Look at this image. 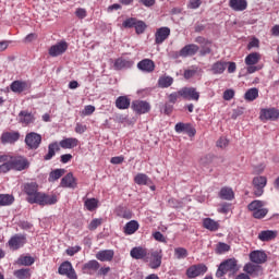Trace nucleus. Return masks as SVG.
<instances>
[{
	"label": "nucleus",
	"mask_w": 279,
	"mask_h": 279,
	"mask_svg": "<svg viewBox=\"0 0 279 279\" xmlns=\"http://www.w3.org/2000/svg\"><path fill=\"white\" fill-rule=\"evenodd\" d=\"M118 216L122 217V219H132V211L128 208L121 207L118 211Z\"/></svg>",
	"instance_id": "3c124183"
},
{
	"label": "nucleus",
	"mask_w": 279,
	"mask_h": 279,
	"mask_svg": "<svg viewBox=\"0 0 279 279\" xmlns=\"http://www.w3.org/2000/svg\"><path fill=\"white\" fill-rule=\"evenodd\" d=\"M99 226H101V219L96 218V219L90 221L89 230H97V228H99Z\"/></svg>",
	"instance_id": "0e129e2a"
},
{
	"label": "nucleus",
	"mask_w": 279,
	"mask_h": 279,
	"mask_svg": "<svg viewBox=\"0 0 279 279\" xmlns=\"http://www.w3.org/2000/svg\"><path fill=\"white\" fill-rule=\"evenodd\" d=\"M243 271L248 274V276H253V278H258V276H263V268L258 264L248 263L243 267Z\"/></svg>",
	"instance_id": "ddd939ff"
},
{
	"label": "nucleus",
	"mask_w": 279,
	"mask_h": 279,
	"mask_svg": "<svg viewBox=\"0 0 279 279\" xmlns=\"http://www.w3.org/2000/svg\"><path fill=\"white\" fill-rule=\"evenodd\" d=\"M138 21L134 17H131V19H126L123 23H122V26L125 27V28H132V27H135L136 26V23Z\"/></svg>",
	"instance_id": "864d4df0"
},
{
	"label": "nucleus",
	"mask_w": 279,
	"mask_h": 279,
	"mask_svg": "<svg viewBox=\"0 0 279 279\" xmlns=\"http://www.w3.org/2000/svg\"><path fill=\"white\" fill-rule=\"evenodd\" d=\"M150 269H158L162 265V250H151L146 255V262Z\"/></svg>",
	"instance_id": "7ed1b4c3"
},
{
	"label": "nucleus",
	"mask_w": 279,
	"mask_h": 279,
	"mask_svg": "<svg viewBox=\"0 0 279 279\" xmlns=\"http://www.w3.org/2000/svg\"><path fill=\"white\" fill-rule=\"evenodd\" d=\"M199 5H202V0H190L189 2V8H191L192 10H197Z\"/></svg>",
	"instance_id": "69168bd1"
},
{
	"label": "nucleus",
	"mask_w": 279,
	"mask_h": 279,
	"mask_svg": "<svg viewBox=\"0 0 279 279\" xmlns=\"http://www.w3.org/2000/svg\"><path fill=\"white\" fill-rule=\"evenodd\" d=\"M134 27H135L136 34H144L145 29H147V25L143 21H137Z\"/></svg>",
	"instance_id": "603ef678"
},
{
	"label": "nucleus",
	"mask_w": 279,
	"mask_h": 279,
	"mask_svg": "<svg viewBox=\"0 0 279 279\" xmlns=\"http://www.w3.org/2000/svg\"><path fill=\"white\" fill-rule=\"evenodd\" d=\"M58 272L60 276H66L69 279H77V274L75 272V269L73 268V265L71 262H63L58 269Z\"/></svg>",
	"instance_id": "423d86ee"
},
{
	"label": "nucleus",
	"mask_w": 279,
	"mask_h": 279,
	"mask_svg": "<svg viewBox=\"0 0 279 279\" xmlns=\"http://www.w3.org/2000/svg\"><path fill=\"white\" fill-rule=\"evenodd\" d=\"M131 108L136 114H147L151 110V105L145 100H134Z\"/></svg>",
	"instance_id": "9d476101"
},
{
	"label": "nucleus",
	"mask_w": 279,
	"mask_h": 279,
	"mask_svg": "<svg viewBox=\"0 0 279 279\" xmlns=\"http://www.w3.org/2000/svg\"><path fill=\"white\" fill-rule=\"evenodd\" d=\"M218 213H221L222 215H228V213H230V203H222L220 205V208L218 209Z\"/></svg>",
	"instance_id": "bf43d9fd"
},
{
	"label": "nucleus",
	"mask_w": 279,
	"mask_h": 279,
	"mask_svg": "<svg viewBox=\"0 0 279 279\" xmlns=\"http://www.w3.org/2000/svg\"><path fill=\"white\" fill-rule=\"evenodd\" d=\"M197 51H199V46H197L195 44H190V45L184 46L179 51V56L181 58H189L191 56H195V53H197Z\"/></svg>",
	"instance_id": "6ab92c4d"
},
{
	"label": "nucleus",
	"mask_w": 279,
	"mask_h": 279,
	"mask_svg": "<svg viewBox=\"0 0 279 279\" xmlns=\"http://www.w3.org/2000/svg\"><path fill=\"white\" fill-rule=\"evenodd\" d=\"M116 107L119 110H128V108H130V98H128V96H119L116 99Z\"/></svg>",
	"instance_id": "c85d7f7f"
},
{
	"label": "nucleus",
	"mask_w": 279,
	"mask_h": 279,
	"mask_svg": "<svg viewBox=\"0 0 279 279\" xmlns=\"http://www.w3.org/2000/svg\"><path fill=\"white\" fill-rule=\"evenodd\" d=\"M227 66L228 62L218 61L211 65V72L214 73V75H221V73L226 71Z\"/></svg>",
	"instance_id": "7c9ffc66"
},
{
	"label": "nucleus",
	"mask_w": 279,
	"mask_h": 279,
	"mask_svg": "<svg viewBox=\"0 0 279 279\" xmlns=\"http://www.w3.org/2000/svg\"><path fill=\"white\" fill-rule=\"evenodd\" d=\"M20 265H24L25 267H29L34 265L35 259L32 256H22L19 258Z\"/></svg>",
	"instance_id": "de8ad7c7"
},
{
	"label": "nucleus",
	"mask_w": 279,
	"mask_h": 279,
	"mask_svg": "<svg viewBox=\"0 0 279 279\" xmlns=\"http://www.w3.org/2000/svg\"><path fill=\"white\" fill-rule=\"evenodd\" d=\"M140 228L138 221L131 220L124 226L125 234H134Z\"/></svg>",
	"instance_id": "72a5a7b5"
},
{
	"label": "nucleus",
	"mask_w": 279,
	"mask_h": 279,
	"mask_svg": "<svg viewBox=\"0 0 279 279\" xmlns=\"http://www.w3.org/2000/svg\"><path fill=\"white\" fill-rule=\"evenodd\" d=\"M155 241H159V243H167V239L165 238V235L162 233H160V231H156L153 234Z\"/></svg>",
	"instance_id": "e2e57ef3"
},
{
	"label": "nucleus",
	"mask_w": 279,
	"mask_h": 279,
	"mask_svg": "<svg viewBox=\"0 0 279 279\" xmlns=\"http://www.w3.org/2000/svg\"><path fill=\"white\" fill-rule=\"evenodd\" d=\"M259 60L260 54L258 52H252L248 56H246L245 64H247V66H252L254 64H258Z\"/></svg>",
	"instance_id": "c9c22d12"
},
{
	"label": "nucleus",
	"mask_w": 279,
	"mask_h": 279,
	"mask_svg": "<svg viewBox=\"0 0 279 279\" xmlns=\"http://www.w3.org/2000/svg\"><path fill=\"white\" fill-rule=\"evenodd\" d=\"M25 143L29 149H38L43 143V136L38 133L31 132L25 137Z\"/></svg>",
	"instance_id": "1a4fd4ad"
},
{
	"label": "nucleus",
	"mask_w": 279,
	"mask_h": 279,
	"mask_svg": "<svg viewBox=\"0 0 279 279\" xmlns=\"http://www.w3.org/2000/svg\"><path fill=\"white\" fill-rule=\"evenodd\" d=\"M11 90L13 93H23V90H27V83L15 81L11 84Z\"/></svg>",
	"instance_id": "e433bc0d"
},
{
	"label": "nucleus",
	"mask_w": 279,
	"mask_h": 279,
	"mask_svg": "<svg viewBox=\"0 0 279 279\" xmlns=\"http://www.w3.org/2000/svg\"><path fill=\"white\" fill-rule=\"evenodd\" d=\"M180 97L192 101H199V92L195 87H183L178 92Z\"/></svg>",
	"instance_id": "0eeeda50"
},
{
	"label": "nucleus",
	"mask_w": 279,
	"mask_h": 279,
	"mask_svg": "<svg viewBox=\"0 0 279 279\" xmlns=\"http://www.w3.org/2000/svg\"><path fill=\"white\" fill-rule=\"evenodd\" d=\"M229 8L234 12H243L247 10V0H230Z\"/></svg>",
	"instance_id": "412c9836"
},
{
	"label": "nucleus",
	"mask_w": 279,
	"mask_h": 279,
	"mask_svg": "<svg viewBox=\"0 0 279 279\" xmlns=\"http://www.w3.org/2000/svg\"><path fill=\"white\" fill-rule=\"evenodd\" d=\"M56 151H60V145H58V142L49 144L48 154L44 157V159L51 160V158L56 156Z\"/></svg>",
	"instance_id": "473e14b6"
},
{
	"label": "nucleus",
	"mask_w": 279,
	"mask_h": 279,
	"mask_svg": "<svg viewBox=\"0 0 279 279\" xmlns=\"http://www.w3.org/2000/svg\"><path fill=\"white\" fill-rule=\"evenodd\" d=\"M160 112H163V114H171V112H173V105L166 102L160 107Z\"/></svg>",
	"instance_id": "5fc2aeb1"
},
{
	"label": "nucleus",
	"mask_w": 279,
	"mask_h": 279,
	"mask_svg": "<svg viewBox=\"0 0 279 279\" xmlns=\"http://www.w3.org/2000/svg\"><path fill=\"white\" fill-rule=\"evenodd\" d=\"M236 271H239V264L236 258H229L219 265L216 271V278H223L226 274H236Z\"/></svg>",
	"instance_id": "f03ea898"
},
{
	"label": "nucleus",
	"mask_w": 279,
	"mask_h": 279,
	"mask_svg": "<svg viewBox=\"0 0 279 279\" xmlns=\"http://www.w3.org/2000/svg\"><path fill=\"white\" fill-rule=\"evenodd\" d=\"M19 121L23 123V125H29V123L36 121V118L34 117V113L23 110L19 113Z\"/></svg>",
	"instance_id": "b1692460"
},
{
	"label": "nucleus",
	"mask_w": 279,
	"mask_h": 279,
	"mask_svg": "<svg viewBox=\"0 0 279 279\" xmlns=\"http://www.w3.org/2000/svg\"><path fill=\"white\" fill-rule=\"evenodd\" d=\"M97 260H100L101 263H110L112 258H114V251L112 250H104L96 254Z\"/></svg>",
	"instance_id": "5701e85b"
},
{
	"label": "nucleus",
	"mask_w": 279,
	"mask_h": 279,
	"mask_svg": "<svg viewBox=\"0 0 279 279\" xmlns=\"http://www.w3.org/2000/svg\"><path fill=\"white\" fill-rule=\"evenodd\" d=\"M223 99L225 101H230L234 99V89H227L223 92Z\"/></svg>",
	"instance_id": "4d7b16f0"
},
{
	"label": "nucleus",
	"mask_w": 279,
	"mask_h": 279,
	"mask_svg": "<svg viewBox=\"0 0 279 279\" xmlns=\"http://www.w3.org/2000/svg\"><path fill=\"white\" fill-rule=\"evenodd\" d=\"M187 126H189V124L179 122L175 124L174 130H175V132H178V134H182V132H186Z\"/></svg>",
	"instance_id": "680f3d73"
},
{
	"label": "nucleus",
	"mask_w": 279,
	"mask_h": 279,
	"mask_svg": "<svg viewBox=\"0 0 279 279\" xmlns=\"http://www.w3.org/2000/svg\"><path fill=\"white\" fill-rule=\"evenodd\" d=\"M134 182H135V184H138V185H145V184H147V182H149V177H147V174H145V173H138L134 178Z\"/></svg>",
	"instance_id": "a18cd8bd"
},
{
	"label": "nucleus",
	"mask_w": 279,
	"mask_h": 279,
	"mask_svg": "<svg viewBox=\"0 0 279 279\" xmlns=\"http://www.w3.org/2000/svg\"><path fill=\"white\" fill-rule=\"evenodd\" d=\"M208 271V267L205 264L193 265L186 270V276L190 279L197 278L199 276H204Z\"/></svg>",
	"instance_id": "6e6552de"
},
{
	"label": "nucleus",
	"mask_w": 279,
	"mask_h": 279,
	"mask_svg": "<svg viewBox=\"0 0 279 279\" xmlns=\"http://www.w3.org/2000/svg\"><path fill=\"white\" fill-rule=\"evenodd\" d=\"M10 162L14 171H25V169H29V161L23 156L11 157Z\"/></svg>",
	"instance_id": "39448f33"
},
{
	"label": "nucleus",
	"mask_w": 279,
	"mask_h": 279,
	"mask_svg": "<svg viewBox=\"0 0 279 279\" xmlns=\"http://www.w3.org/2000/svg\"><path fill=\"white\" fill-rule=\"evenodd\" d=\"M265 206V203L263 201H253L248 204L247 208L251 210V213H256L257 210H260Z\"/></svg>",
	"instance_id": "37998d69"
},
{
	"label": "nucleus",
	"mask_w": 279,
	"mask_h": 279,
	"mask_svg": "<svg viewBox=\"0 0 279 279\" xmlns=\"http://www.w3.org/2000/svg\"><path fill=\"white\" fill-rule=\"evenodd\" d=\"M226 252H230V245L219 242L216 246V254H226Z\"/></svg>",
	"instance_id": "09e8293b"
},
{
	"label": "nucleus",
	"mask_w": 279,
	"mask_h": 279,
	"mask_svg": "<svg viewBox=\"0 0 279 279\" xmlns=\"http://www.w3.org/2000/svg\"><path fill=\"white\" fill-rule=\"evenodd\" d=\"M158 84L160 88H169V86H171V84H173V77L171 76H161L158 80Z\"/></svg>",
	"instance_id": "ea45409f"
},
{
	"label": "nucleus",
	"mask_w": 279,
	"mask_h": 279,
	"mask_svg": "<svg viewBox=\"0 0 279 279\" xmlns=\"http://www.w3.org/2000/svg\"><path fill=\"white\" fill-rule=\"evenodd\" d=\"M250 260L255 265L267 263V253L265 251H253L250 253Z\"/></svg>",
	"instance_id": "dca6fc26"
},
{
	"label": "nucleus",
	"mask_w": 279,
	"mask_h": 279,
	"mask_svg": "<svg viewBox=\"0 0 279 279\" xmlns=\"http://www.w3.org/2000/svg\"><path fill=\"white\" fill-rule=\"evenodd\" d=\"M66 49H69V45L66 44V41L58 43L50 47L49 56H51L52 58H58V56H62V53H64Z\"/></svg>",
	"instance_id": "4468645a"
},
{
	"label": "nucleus",
	"mask_w": 279,
	"mask_h": 279,
	"mask_svg": "<svg viewBox=\"0 0 279 279\" xmlns=\"http://www.w3.org/2000/svg\"><path fill=\"white\" fill-rule=\"evenodd\" d=\"M84 206L90 213H93V210H96V208L99 206V201L97 198H87L85 199Z\"/></svg>",
	"instance_id": "58836bf2"
},
{
	"label": "nucleus",
	"mask_w": 279,
	"mask_h": 279,
	"mask_svg": "<svg viewBox=\"0 0 279 279\" xmlns=\"http://www.w3.org/2000/svg\"><path fill=\"white\" fill-rule=\"evenodd\" d=\"M12 204H14V195L0 194V208L2 206H12Z\"/></svg>",
	"instance_id": "f704fd0d"
},
{
	"label": "nucleus",
	"mask_w": 279,
	"mask_h": 279,
	"mask_svg": "<svg viewBox=\"0 0 279 279\" xmlns=\"http://www.w3.org/2000/svg\"><path fill=\"white\" fill-rule=\"evenodd\" d=\"M24 193L27 195L28 204H38L39 206H53V204H58V196L38 192V183L36 182L26 183L24 185Z\"/></svg>",
	"instance_id": "f257e3e1"
},
{
	"label": "nucleus",
	"mask_w": 279,
	"mask_h": 279,
	"mask_svg": "<svg viewBox=\"0 0 279 279\" xmlns=\"http://www.w3.org/2000/svg\"><path fill=\"white\" fill-rule=\"evenodd\" d=\"M171 36V28L169 27H160L157 29L155 34V43L156 45H162Z\"/></svg>",
	"instance_id": "2eb2a0df"
},
{
	"label": "nucleus",
	"mask_w": 279,
	"mask_h": 279,
	"mask_svg": "<svg viewBox=\"0 0 279 279\" xmlns=\"http://www.w3.org/2000/svg\"><path fill=\"white\" fill-rule=\"evenodd\" d=\"M277 235H278V233L276 231L266 230V231H260L258 233V239H259V241L268 242V241H274V239Z\"/></svg>",
	"instance_id": "cd10ccee"
},
{
	"label": "nucleus",
	"mask_w": 279,
	"mask_h": 279,
	"mask_svg": "<svg viewBox=\"0 0 279 279\" xmlns=\"http://www.w3.org/2000/svg\"><path fill=\"white\" fill-rule=\"evenodd\" d=\"M21 138V133L19 132H5L1 135V143L3 145L5 144H14L16 143V141H19Z\"/></svg>",
	"instance_id": "aec40b11"
},
{
	"label": "nucleus",
	"mask_w": 279,
	"mask_h": 279,
	"mask_svg": "<svg viewBox=\"0 0 279 279\" xmlns=\"http://www.w3.org/2000/svg\"><path fill=\"white\" fill-rule=\"evenodd\" d=\"M77 138L69 137L60 142V147H62V149H73V147H77Z\"/></svg>",
	"instance_id": "2f4dec72"
},
{
	"label": "nucleus",
	"mask_w": 279,
	"mask_h": 279,
	"mask_svg": "<svg viewBox=\"0 0 279 279\" xmlns=\"http://www.w3.org/2000/svg\"><path fill=\"white\" fill-rule=\"evenodd\" d=\"M137 69L143 73H154L156 63L151 59H144L137 63Z\"/></svg>",
	"instance_id": "a211bd4d"
},
{
	"label": "nucleus",
	"mask_w": 279,
	"mask_h": 279,
	"mask_svg": "<svg viewBox=\"0 0 279 279\" xmlns=\"http://www.w3.org/2000/svg\"><path fill=\"white\" fill-rule=\"evenodd\" d=\"M8 171H12V163L9 159L0 166V173H8Z\"/></svg>",
	"instance_id": "6e6d98bb"
},
{
	"label": "nucleus",
	"mask_w": 279,
	"mask_h": 279,
	"mask_svg": "<svg viewBox=\"0 0 279 279\" xmlns=\"http://www.w3.org/2000/svg\"><path fill=\"white\" fill-rule=\"evenodd\" d=\"M80 250H81L80 246H74V247L68 248L65 252H66L68 256H75V254H77V252H80Z\"/></svg>",
	"instance_id": "338daca9"
},
{
	"label": "nucleus",
	"mask_w": 279,
	"mask_h": 279,
	"mask_svg": "<svg viewBox=\"0 0 279 279\" xmlns=\"http://www.w3.org/2000/svg\"><path fill=\"white\" fill-rule=\"evenodd\" d=\"M197 71H199V68L192 65L190 69L184 71V80H191V77H195V75H197Z\"/></svg>",
	"instance_id": "c03bdc74"
},
{
	"label": "nucleus",
	"mask_w": 279,
	"mask_h": 279,
	"mask_svg": "<svg viewBox=\"0 0 279 279\" xmlns=\"http://www.w3.org/2000/svg\"><path fill=\"white\" fill-rule=\"evenodd\" d=\"M64 175V169H56L49 174V182H56V180H60Z\"/></svg>",
	"instance_id": "79ce46f5"
},
{
	"label": "nucleus",
	"mask_w": 279,
	"mask_h": 279,
	"mask_svg": "<svg viewBox=\"0 0 279 279\" xmlns=\"http://www.w3.org/2000/svg\"><path fill=\"white\" fill-rule=\"evenodd\" d=\"M220 199H226L227 202H232L234 198V191L231 187L225 186L219 192Z\"/></svg>",
	"instance_id": "bb28decb"
},
{
	"label": "nucleus",
	"mask_w": 279,
	"mask_h": 279,
	"mask_svg": "<svg viewBox=\"0 0 279 279\" xmlns=\"http://www.w3.org/2000/svg\"><path fill=\"white\" fill-rule=\"evenodd\" d=\"M149 251L147 248H144L143 246H135L131 250L130 255L135 260H144V263L147 260V254Z\"/></svg>",
	"instance_id": "f8f14e48"
},
{
	"label": "nucleus",
	"mask_w": 279,
	"mask_h": 279,
	"mask_svg": "<svg viewBox=\"0 0 279 279\" xmlns=\"http://www.w3.org/2000/svg\"><path fill=\"white\" fill-rule=\"evenodd\" d=\"M203 226L206 228V230H210V232H217V230H219V222L211 218H205L203 220Z\"/></svg>",
	"instance_id": "c756f323"
},
{
	"label": "nucleus",
	"mask_w": 279,
	"mask_h": 279,
	"mask_svg": "<svg viewBox=\"0 0 279 279\" xmlns=\"http://www.w3.org/2000/svg\"><path fill=\"white\" fill-rule=\"evenodd\" d=\"M99 262L92 259L83 265L84 274L93 275L99 269Z\"/></svg>",
	"instance_id": "a878e982"
},
{
	"label": "nucleus",
	"mask_w": 279,
	"mask_h": 279,
	"mask_svg": "<svg viewBox=\"0 0 279 279\" xmlns=\"http://www.w3.org/2000/svg\"><path fill=\"white\" fill-rule=\"evenodd\" d=\"M174 256L180 260L182 258H186L189 256V251L184 247L174 248Z\"/></svg>",
	"instance_id": "49530a36"
},
{
	"label": "nucleus",
	"mask_w": 279,
	"mask_h": 279,
	"mask_svg": "<svg viewBox=\"0 0 279 279\" xmlns=\"http://www.w3.org/2000/svg\"><path fill=\"white\" fill-rule=\"evenodd\" d=\"M93 112H95V106L87 105V106H85L84 110L82 111V114H84V117H89V114H93Z\"/></svg>",
	"instance_id": "052dcab7"
},
{
	"label": "nucleus",
	"mask_w": 279,
	"mask_h": 279,
	"mask_svg": "<svg viewBox=\"0 0 279 279\" xmlns=\"http://www.w3.org/2000/svg\"><path fill=\"white\" fill-rule=\"evenodd\" d=\"M267 213H269V209L262 207L257 211L253 213L254 219H264V217H267Z\"/></svg>",
	"instance_id": "8fccbe9b"
},
{
	"label": "nucleus",
	"mask_w": 279,
	"mask_h": 279,
	"mask_svg": "<svg viewBox=\"0 0 279 279\" xmlns=\"http://www.w3.org/2000/svg\"><path fill=\"white\" fill-rule=\"evenodd\" d=\"M27 243V238L23 234H15L9 240V246L12 250H19L20 247H23V245Z\"/></svg>",
	"instance_id": "f3484780"
},
{
	"label": "nucleus",
	"mask_w": 279,
	"mask_h": 279,
	"mask_svg": "<svg viewBox=\"0 0 279 279\" xmlns=\"http://www.w3.org/2000/svg\"><path fill=\"white\" fill-rule=\"evenodd\" d=\"M259 119L260 121H276L279 119V111L276 108L262 109Z\"/></svg>",
	"instance_id": "9b49d317"
},
{
	"label": "nucleus",
	"mask_w": 279,
	"mask_h": 279,
	"mask_svg": "<svg viewBox=\"0 0 279 279\" xmlns=\"http://www.w3.org/2000/svg\"><path fill=\"white\" fill-rule=\"evenodd\" d=\"M244 99L246 101H254L255 99H258V88L253 87L246 90L244 94Z\"/></svg>",
	"instance_id": "4c0bfd02"
},
{
	"label": "nucleus",
	"mask_w": 279,
	"mask_h": 279,
	"mask_svg": "<svg viewBox=\"0 0 279 279\" xmlns=\"http://www.w3.org/2000/svg\"><path fill=\"white\" fill-rule=\"evenodd\" d=\"M61 186H63V189H75V186H77V183L75 182V178L73 177V173L70 172L62 178Z\"/></svg>",
	"instance_id": "393cba45"
},
{
	"label": "nucleus",
	"mask_w": 279,
	"mask_h": 279,
	"mask_svg": "<svg viewBox=\"0 0 279 279\" xmlns=\"http://www.w3.org/2000/svg\"><path fill=\"white\" fill-rule=\"evenodd\" d=\"M75 14L77 19H86V9H77Z\"/></svg>",
	"instance_id": "774afa93"
},
{
	"label": "nucleus",
	"mask_w": 279,
	"mask_h": 279,
	"mask_svg": "<svg viewBox=\"0 0 279 279\" xmlns=\"http://www.w3.org/2000/svg\"><path fill=\"white\" fill-rule=\"evenodd\" d=\"M254 187V195L260 197L265 193V186H267V177H255L252 181Z\"/></svg>",
	"instance_id": "20e7f679"
},
{
	"label": "nucleus",
	"mask_w": 279,
	"mask_h": 279,
	"mask_svg": "<svg viewBox=\"0 0 279 279\" xmlns=\"http://www.w3.org/2000/svg\"><path fill=\"white\" fill-rule=\"evenodd\" d=\"M13 275L17 279H27L29 278V276H32L28 268H22V269L15 270Z\"/></svg>",
	"instance_id": "a19ab883"
},
{
	"label": "nucleus",
	"mask_w": 279,
	"mask_h": 279,
	"mask_svg": "<svg viewBox=\"0 0 279 279\" xmlns=\"http://www.w3.org/2000/svg\"><path fill=\"white\" fill-rule=\"evenodd\" d=\"M229 141L228 138L226 137H220L218 141H217V147H220V149H226V147H228L229 145Z\"/></svg>",
	"instance_id": "13d9d810"
},
{
	"label": "nucleus",
	"mask_w": 279,
	"mask_h": 279,
	"mask_svg": "<svg viewBox=\"0 0 279 279\" xmlns=\"http://www.w3.org/2000/svg\"><path fill=\"white\" fill-rule=\"evenodd\" d=\"M113 66L116 71H122V69H132V66H134V61L130 59L119 58L116 60Z\"/></svg>",
	"instance_id": "4be33fe9"
}]
</instances>
